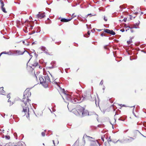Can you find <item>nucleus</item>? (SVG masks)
Returning <instances> with one entry per match:
<instances>
[{"instance_id": "13", "label": "nucleus", "mask_w": 146, "mask_h": 146, "mask_svg": "<svg viewBox=\"0 0 146 146\" xmlns=\"http://www.w3.org/2000/svg\"><path fill=\"white\" fill-rule=\"evenodd\" d=\"M5 91L3 90V87L0 88V94H5Z\"/></svg>"}, {"instance_id": "29", "label": "nucleus", "mask_w": 146, "mask_h": 146, "mask_svg": "<svg viewBox=\"0 0 146 146\" xmlns=\"http://www.w3.org/2000/svg\"><path fill=\"white\" fill-rule=\"evenodd\" d=\"M120 31H121L122 32H124V31H125L124 29H120Z\"/></svg>"}, {"instance_id": "23", "label": "nucleus", "mask_w": 146, "mask_h": 146, "mask_svg": "<svg viewBox=\"0 0 146 146\" xmlns=\"http://www.w3.org/2000/svg\"><path fill=\"white\" fill-rule=\"evenodd\" d=\"M130 27L128 26L126 27V29H126L125 31H126L128 30H129V29H130Z\"/></svg>"}, {"instance_id": "15", "label": "nucleus", "mask_w": 146, "mask_h": 146, "mask_svg": "<svg viewBox=\"0 0 146 146\" xmlns=\"http://www.w3.org/2000/svg\"><path fill=\"white\" fill-rule=\"evenodd\" d=\"M84 137H85L86 138H87L89 140H91V139H93L92 137H90V136H87L86 135H84Z\"/></svg>"}, {"instance_id": "33", "label": "nucleus", "mask_w": 146, "mask_h": 146, "mask_svg": "<svg viewBox=\"0 0 146 146\" xmlns=\"http://www.w3.org/2000/svg\"><path fill=\"white\" fill-rule=\"evenodd\" d=\"M103 84V82L102 80L100 82V84L102 85Z\"/></svg>"}, {"instance_id": "44", "label": "nucleus", "mask_w": 146, "mask_h": 146, "mask_svg": "<svg viewBox=\"0 0 146 146\" xmlns=\"http://www.w3.org/2000/svg\"><path fill=\"white\" fill-rule=\"evenodd\" d=\"M121 104L120 105V106H121Z\"/></svg>"}, {"instance_id": "39", "label": "nucleus", "mask_w": 146, "mask_h": 146, "mask_svg": "<svg viewBox=\"0 0 146 146\" xmlns=\"http://www.w3.org/2000/svg\"><path fill=\"white\" fill-rule=\"evenodd\" d=\"M35 77L37 78V77L35 75Z\"/></svg>"}, {"instance_id": "43", "label": "nucleus", "mask_w": 146, "mask_h": 146, "mask_svg": "<svg viewBox=\"0 0 146 146\" xmlns=\"http://www.w3.org/2000/svg\"><path fill=\"white\" fill-rule=\"evenodd\" d=\"M25 42L24 41H23V43H24Z\"/></svg>"}, {"instance_id": "6", "label": "nucleus", "mask_w": 146, "mask_h": 146, "mask_svg": "<svg viewBox=\"0 0 146 146\" xmlns=\"http://www.w3.org/2000/svg\"><path fill=\"white\" fill-rule=\"evenodd\" d=\"M31 65L32 66L34 67H35L37 66L40 69H42V67L39 66L38 65V62L36 60H35L32 61L31 62Z\"/></svg>"}, {"instance_id": "37", "label": "nucleus", "mask_w": 146, "mask_h": 146, "mask_svg": "<svg viewBox=\"0 0 146 146\" xmlns=\"http://www.w3.org/2000/svg\"><path fill=\"white\" fill-rule=\"evenodd\" d=\"M97 30L98 31H101L102 30V29H97Z\"/></svg>"}, {"instance_id": "22", "label": "nucleus", "mask_w": 146, "mask_h": 146, "mask_svg": "<svg viewBox=\"0 0 146 146\" xmlns=\"http://www.w3.org/2000/svg\"><path fill=\"white\" fill-rule=\"evenodd\" d=\"M130 27L128 26L126 27V29H126L125 31H126L128 30H129V29H130Z\"/></svg>"}, {"instance_id": "10", "label": "nucleus", "mask_w": 146, "mask_h": 146, "mask_svg": "<svg viewBox=\"0 0 146 146\" xmlns=\"http://www.w3.org/2000/svg\"><path fill=\"white\" fill-rule=\"evenodd\" d=\"M1 8L2 11L5 13H7V11H6L5 8L4 7V4L3 1H1Z\"/></svg>"}, {"instance_id": "42", "label": "nucleus", "mask_w": 146, "mask_h": 146, "mask_svg": "<svg viewBox=\"0 0 146 146\" xmlns=\"http://www.w3.org/2000/svg\"><path fill=\"white\" fill-rule=\"evenodd\" d=\"M123 106H125V105H123Z\"/></svg>"}, {"instance_id": "9", "label": "nucleus", "mask_w": 146, "mask_h": 146, "mask_svg": "<svg viewBox=\"0 0 146 146\" xmlns=\"http://www.w3.org/2000/svg\"><path fill=\"white\" fill-rule=\"evenodd\" d=\"M81 115L82 117H85L88 115H90V114L88 111L87 110H86L84 108V111H83V112H82Z\"/></svg>"}, {"instance_id": "34", "label": "nucleus", "mask_w": 146, "mask_h": 146, "mask_svg": "<svg viewBox=\"0 0 146 146\" xmlns=\"http://www.w3.org/2000/svg\"><path fill=\"white\" fill-rule=\"evenodd\" d=\"M84 36L86 37H88V36H87V35L86 34H85L84 35Z\"/></svg>"}, {"instance_id": "45", "label": "nucleus", "mask_w": 146, "mask_h": 146, "mask_svg": "<svg viewBox=\"0 0 146 146\" xmlns=\"http://www.w3.org/2000/svg\"><path fill=\"white\" fill-rule=\"evenodd\" d=\"M43 145H44V143H43Z\"/></svg>"}, {"instance_id": "27", "label": "nucleus", "mask_w": 146, "mask_h": 146, "mask_svg": "<svg viewBox=\"0 0 146 146\" xmlns=\"http://www.w3.org/2000/svg\"><path fill=\"white\" fill-rule=\"evenodd\" d=\"M133 27H132V28H130V31L131 32V33H133L134 32V31L133 30Z\"/></svg>"}, {"instance_id": "24", "label": "nucleus", "mask_w": 146, "mask_h": 146, "mask_svg": "<svg viewBox=\"0 0 146 146\" xmlns=\"http://www.w3.org/2000/svg\"><path fill=\"white\" fill-rule=\"evenodd\" d=\"M132 41L131 40H129L127 41V43L128 44H130L132 43Z\"/></svg>"}, {"instance_id": "1", "label": "nucleus", "mask_w": 146, "mask_h": 146, "mask_svg": "<svg viewBox=\"0 0 146 146\" xmlns=\"http://www.w3.org/2000/svg\"><path fill=\"white\" fill-rule=\"evenodd\" d=\"M31 95L30 92L26 90L24 93L23 100L19 102V106L23 108V111L25 112V114L27 113L29 110L27 105L31 104V100L29 99V97L31 96Z\"/></svg>"}, {"instance_id": "36", "label": "nucleus", "mask_w": 146, "mask_h": 146, "mask_svg": "<svg viewBox=\"0 0 146 146\" xmlns=\"http://www.w3.org/2000/svg\"><path fill=\"white\" fill-rule=\"evenodd\" d=\"M130 40H132L133 38V37H130Z\"/></svg>"}, {"instance_id": "19", "label": "nucleus", "mask_w": 146, "mask_h": 146, "mask_svg": "<svg viewBox=\"0 0 146 146\" xmlns=\"http://www.w3.org/2000/svg\"><path fill=\"white\" fill-rule=\"evenodd\" d=\"M135 17V16L133 17L132 15H129V18L131 19H133Z\"/></svg>"}, {"instance_id": "32", "label": "nucleus", "mask_w": 146, "mask_h": 146, "mask_svg": "<svg viewBox=\"0 0 146 146\" xmlns=\"http://www.w3.org/2000/svg\"><path fill=\"white\" fill-rule=\"evenodd\" d=\"M126 19H127L126 18L125 19V18H124V19L123 20V21L124 22H126Z\"/></svg>"}, {"instance_id": "8", "label": "nucleus", "mask_w": 146, "mask_h": 146, "mask_svg": "<svg viewBox=\"0 0 146 146\" xmlns=\"http://www.w3.org/2000/svg\"><path fill=\"white\" fill-rule=\"evenodd\" d=\"M104 32L105 33L110 34L112 35H114L115 34V33L112 30H110L108 29H104Z\"/></svg>"}, {"instance_id": "12", "label": "nucleus", "mask_w": 146, "mask_h": 146, "mask_svg": "<svg viewBox=\"0 0 146 146\" xmlns=\"http://www.w3.org/2000/svg\"><path fill=\"white\" fill-rule=\"evenodd\" d=\"M8 54L9 55L12 54V53L10 51H9V52H8L4 51V52H2L0 53V54L1 55H2V54Z\"/></svg>"}, {"instance_id": "2", "label": "nucleus", "mask_w": 146, "mask_h": 146, "mask_svg": "<svg viewBox=\"0 0 146 146\" xmlns=\"http://www.w3.org/2000/svg\"><path fill=\"white\" fill-rule=\"evenodd\" d=\"M39 79L40 83L45 87L48 86V83L51 82L50 79L48 76L42 77L41 76L39 77Z\"/></svg>"}, {"instance_id": "14", "label": "nucleus", "mask_w": 146, "mask_h": 146, "mask_svg": "<svg viewBox=\"0 0 146 146\" xmlns=\"http://www.w3.org/2000/svg\"><path fill=\"white\" fill-rule=\"evenodd\" d=\"M79 141L77 140L74 144L72 146H78L79 144Z\"/></svg>"}, {"instance_id": "7", "label": "nucleus", "mask_w": 146, "mask_h": 146, "mask_svg": "<svg viewBox=\"0 0 146 146\" xmlns=\"http://www.w3.org/2000/svg\"><path fill=\"white\" fill-rule=\"evenodd\" d=\"M44 13H42L39 12L36 15V17L38 19H41L44 17L45 16Z\"/></svg>"}, {"instance_id": "21", "label": "nucleus", "mask_w": 146, "mask_h": 146, "mask_svg": "<svg viewBox=\"0 0 146 146\" xmlns=\"http://www.w3.org/2000/svg\"><path fill=\"white\" fill-rule=\"evenodd\" d=\"M130 27L128 26L126 27V29H126L125 31H126L128 30H129V29H130Z\"/></svg>"}, {"instance_id": "20", "label": "nucleus", "mask_w": 146, "mask_h": 146, "mask_svg": "<svg viewBox=\"0 0 146 146\" xmlns=\"http://www.w3.org/2000/svg\"><path fill=\"white\" fill-rule=\"evenodd\" d=\"M5 138L7 139H10V137L9 135H6L5 136Z\"/></svg>"}, {"instance_id": "38", "label": "nucleus", "mask_w": 146, "mask_h": 146, "mask_svg": "<svg viewBox=\"0 0 146 146\" xmlns=\"http://www.w3.org/2000/svg\"><path fill=\"white\" fill-rule=\"evenodd\" d=\"M30 27H31L30 28H31V29H32V27H33V26H32V25H31V26H30Z\"/></svg>"}, {"instance_id": "30", "label": "nucleus", "mask_w": 146, "mask_h": 146, "mask_svg": "<svg viewBox=\"0 0 146 146\" xmlns=\"http://www.w3.org/2000/svg\"><path fill=\"white\" fill-rule=\"evenodd\" d=\"M135 138H136L135 137L134 138H133L132 137H131L130 138V139L131 140H133L135 139Z\"/></svg>"}, {"instance_id": "11", "label": "nucleus", "mask_w": 146, "mask_h": 146, "mask_svg": "<svg viewBox=\"0 0 146 146\" xmlns=\"http://www.w3.org/2000/svg\"><path fill=\"white\" fill-rule=\"evenodd\" d=\"M73 17L71 19H66L65 18H62L61 19L60 21L63 22H67L70 21Z\"/></svg>"}, {"instance_id": "4", "label": "nucleus", "mask_w": 146, "mask_h": 146, "mask_svg": "<svg viewBox=\"0 0 146 146\" xmlns=\"http://www.w3.org/2000/svg\"><path fill=\"white\" fill-rule=\"evenodd\" d=\"M84 109V108L79 106L77 107L76 110H74V112L76 115H81Z\"/></svg>"}, {"instance_id": "16", "label": "nucleus", "mask_w": 146, "mask_h": 146, "mask_svg": "<svg viewBox=\"0 0 146 146\" xmlns=\"http://www.w3.org/2000/svg\"><path fill=\"white\" fill-rule=\"evenodd\" d=\"M8 102L9 103V105L10 106L12 105L13 104V102L10 100V99H9Z\"/></svg>"}, {"instance_id": "28", "label": "nucleus", "mask_w": 146, "mask_h": 146, "mask_svg": "<svg viewBox=\"0 0 146 146\" xmlns=\"http://www.w3.org/2000/svg\"><path fill=\"white\" fill-rule=\"evenodd\" d=\"M89 15H90V16H94V15H92L91 14H88L86 16V18L88 17V16H89Z\"/></svg>"}, {"instance_id": "25", "label": "nucleus", "mask_w": 146, "mask_h": 146, "mask_svg": "<svg viewBox=\"0 0 146 146\" xmlns=\"http://www.w3.org/2000/svg\"><path fill=\"white\" fill-rule=\"evenodd\" d=\"M41 134L43 136H44L45 135V131L42 132Z\"/></svg>"}, {"instance_id": "18", "label": "nucleus", "mask_w": 146, "mask_h": 146, "mask_svg": "<svg viewBox=\"0 0 146 146\" xmlns=\"http://www.w3.org/2000/svg\"><path fill=\"white\" fill-rule=\"evenodd\" d=\"M139 24L137 23L135 25H134L133 28H138Z\"/></svg>"}, {"instance_id": "35", "label": "nucleus", "mask_w": 146, "mask_h": 146, "mask_svg": "<svg viewBox=\"0 0 146 146\" xmlns=\"http://www.w3.org/2000/svg\"><path fill=\"white\" fill-rule=\"evenodd\" d=\"M90 32L89 31H88V35H90Z\"/></svg>"}, {"instance_id": "26", "label": "nucleus", "mask_w": 146, "mask_h": 146, "mask_svg": "<svg viewBox=\"0 0 146 146\" xmlns=\"http://www.w3.org/2000/svg\"><path fill=\"white\" fill-rule=\"evenodd\" d=\"M106 33H102L101 34V36H106Z\"/></svg>"}, {"instance_id": "5", "label": "nucleus", "mask_w": 146, "mask_h": 146, "mask_svg": "<svg viewBox=\"0 0 146 146\" xmlns=\"http://www.w3.org/2000/svg\"><path fill=\"white\" fill-rule=\"evenodd\" d=\"M25 52H26L27 53L28 56L29 57V58H30V59L29 60H30L32 58V56L31 55L29 52L26 50H24L21 51V50H17L15 51L14 52L15 54H16L19 55L23 54Z\"/></svg>"}, {"instance_id": "40", "label": "nucleus", "mask_w": 146, "mask_h": 146, "mask_svg": "<svg viewBox=\"0 0 146 146\" xmlns=\"http://www.w3.org/2000/svg\"><path fill=\"white\" fill-rule=\"evenodd\" d=\"M74 14H73L72 15V16H74Z\"/></svg>"}, {"instance_id": "41", "label": "nucleus", "mask_w": 146, "mask_h": 146, "mask_svg": "<svg viewBox=\"0 0 146 146\" xmlns=\"http://www.w3.org/2000/svg\"><path fill=\"white\" fill-rule=\"evenodd\" d=\"M102 139L103 141H104V139Z\"/></svg>"}, {"instance_id": "17", "label": "nucleus", "mask_w": 146, "mask_h": 146, "mask_svg": "<svg viewBox=\"0 0 146 146\" xmlns=\"http://www.w3.org/2000/svg\"><path fill=\"white\" fill-rule=\"evenodd\" d=\"M23 30L25 33L28 32V31L27 30V27H24V28L23 29Z\"/></svg>"}, {"instance_id": "3", "label": "nucleus", "mask_w": 146, "mask_h": 146, "mask_svg": "<svg viewBox=\"0 0 146 146\" xmlns=\"http://www.w3.org/2000/svg\"><path fill=\"white\" fill-rule=\"evenodd\" d=\"M50 75L51 76V78H49L50 79V80L51 79L52 80V81H51V82H52L53 84L57 85L59 88V89L61 90L62 92L65 93V91L64 89H62L60 87V86L59 84H60V83H59V82L58 81V80H57L56 77V76L54 75H52L51 74H50Z\"/></svg>"}, {"instance_id": "31", "label": "nucleus", "mask_w": 146, "mask_h": 146, "mask_svg": "<svg viewBox=\"0 0 146 146\" xmlns=\"http://www.w3.org/2000/svg\"><path fill=\"white\" fill-rule=\"evenodd\" d=\"M104 19L105 21H107V19L105 17H104Z\"/></svg>"}]
</instances>
